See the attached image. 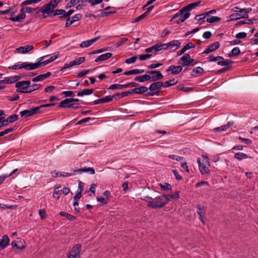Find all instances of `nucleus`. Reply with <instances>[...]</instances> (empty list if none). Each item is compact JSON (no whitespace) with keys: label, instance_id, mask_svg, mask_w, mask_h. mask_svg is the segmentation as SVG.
Returning a JSON list of instances; mask_svg holds the SVG:
<instances>
[{"label":"nucleus","instance_id":"23","mask_svg":"<svg viewBox=\"0 0 258 258\" xmlns=\"http://www.w3.org/2000/svg\"><path fill=\"white\" fill-rule=\"evenodd\" d=\"M74 172H77L79 174H81L84 172H90L91 174H95V170L92 167H85L84 168L79 169H76L74 170Z\"/></svg>","mask_w":258,"mask_h":258},{"label":"nucleus","instance_id":"42","mask_svg":"<svg viewBox=\"0 0 258 258\" xmlns=\"http://www.w3.org/2000/svg\"><path fill=\"white\" fill-rule=\"evenodd\" d=\"M22 8L21 10V13L25 14L27 13H32L35 10V9H33L29 7H24V6H21Z\"/></svg>","mask_w":258,"mask_h":258},{"label":"nucleus","instance_id":"11","mask_svg":"<svg viewBox=\"0 0 258 258\" xmlns=\"http://www.w3.org/2000/svg\"><path fill=\"white\" fill-rule=\"evenodd\" d=\"M58 56V54L53 55L50 56L48 59L42 61L44 58L46 57V56H44L39 58L38 60L40 61L41 67H42L53 61L57 58Z\"/></svg>","mask_w":258,"mask_h":258},{"label":"nucleus","instance_id":"54","mask_svg":"<svg viewBox=\"0 0 258 258\" xmlns=\"http://www.w3.org/2000/svg\"><path fill=\"white\" fill-rule=\"evenodd\" d=\"M14 130L13 127H11L5 130L4 131L0 132V137H3L4 135L12 132Z\"/></svg>","mask_w":258,"mask_h":258},{"label":"nucleus","instance_id":"15","mask_svg":"<svg viewBox=\"0 0 258 258\" xmlns=\"http://www.w3.org/2000/svg\"><path fill=\"white\" fill-rule=\"evenodd\" d=\"M33 49V46L32 45H25L24 46H21L16 49L15 51L21 53H26Z\"/></svg>","mask_w":258,"mask_h":258},{"label":"nucleus","instance_id":"22","mask_svg":"<svg viewBox=\"0 0 258 258\" xmlns=\"http://www.w3.org/2000/svg\"><path fill=\"white\" fill-rule=\"evenodd\" d=\"M162 86V82H155L150 85L148 89L151 91H154L160 89Z\"/></svg>","mask_w":258,"mask_h":258},{"label":"nucleus","instance_id":"48","mask_svg":"<svg viewBox=\"0 0 258 258\" xmlns=\"http://www.w3.org/2000/svg\"><path fill=\"white\" fill-rule=\"evenodd\" d=\"M9 123L13 122L18 119V115L17 114H13L12 115L10 116L8 118H7Z\"/></svg>","mask_w":258,"mask_h":258},{"label":"nucleus","instance_id":"6","mask_svg":"<svg viewBox=\"0 0 258 258\" xmlns=\"http://www.w3.org/2000/svg\"><path fill=\"white\" fill-rule=\"evenodd\" d=\"M81 248L80 244H75L68 254V258H80Z\"/></svg>","mask_w":258,"mask_h":258},{"label":"nucleus","instance_id":"56","mask_svg":"<svg viewBox=\"0 0 258 258\" xmlns=\"http://www.w3.org/2000/svg\"><path fill=\"white\" fill-rule=\"evenodd\" d=\"M82 18V15L80 14H76L75 16L72 17L71 21L73 23H75L76 21H79Z\"/></svg>","mask_w":258,"mask_h":258},{"label":"nucleus","instance_id":"50","mask_svg":"<svg viewBox=\"0 0 258 258\" xmlns=\"http://www.w3.org/2000/svg\"><path fill=\"white\" fill-rule=\"evenodd\" d=\"M155 48H156V52L159 51L161 50H165L166 49V45L165 44H156L155 45Z\"/></svg>","mask_w":258,"mask_h":258},{"label":"nucleus","instance_id":"45","mask_svg":"<svg viewBox=\"0 0 258 258\" xmlns=\"http://www.w3.org/2000/svg\"><path fill=\"white\" fill-rule=\"evenodd\" d=\"M234 157L238 160L246 159L248 157L247 155L244 153H238L234 155Z\"/></svg>","mask_w":258,"mask_h":258},{"label":"nucleus","instance_id":"57","mask_svg":"<svg viewBox=\"0 0 258 258\" xmlns=\"http://www.w3.org/2000/svg\"><path fill=\"white\" fill-rule=\"evenodd\" d=\"M152 56L151 54H142L139 56L138 58L140 60H144L150 58Z\"/></svg>","mask_w":258,"mask_h":258},{"label":"nucleus","instance_id":"34","mask_svg":"<svg viewBox=\"0 0 258 258\" xmlns=\"http://www.w3.org/2000/svg\"><path fill=\"white\" fill-rule=\"evenodd\" d=\"M177 83V80L175 79H172L169 81H166L164 83H162L163 87H167L174 85H175Z\"/></svg>","mask_w":258,"mask_h":258},{"label":"nucleus","instance_id":"63","mask_svg":"<svg viewBox=\"0 0 258 258\" xmlns=\"http://www.w3.org/2000/svg\"><path fill=\"white\" fill-rule=\"evenodd\" d=\"M246 33L243 32L238 33L236 34L235 37L237 39H242L244 38L246 36Z\"/></svg>","mask_w":258,"mask_h":258},{"label":"nucleus","instance_id":"46","mask_svg":"<svg viewBox=\"0 0 258 258\" xmlns=\"http://www.w3.org/2000/svg\"><path fill=\"white\" fill-rule=\"evenodd\" d=\"M171 45V48L175 47V49H177L180 46L181 43L177 40H173L170 42Z\"/></svg>","mask_w":258,"mask_h":258},{"label":"nucleus","instance_id":"32","mask_svg":"<svg viewBox=\"0 0 258 258\" xmlns=\"http://www.w3.org/2000/svg\"><path fill=\"white\" fill-rule=\"evenodd\" d=\"M60 187L61 186L59 185L57 187L55 186L54 189L53 197L54 198H56L57 199H58L60 198L62 193V190L59 189Z\"/></svg>","mask_w":258,"mask_h":258},{"label":"nucleus","instance_id":"29","mask_svg":"<svg viewBox=\"0 0 258 258\" xmlns=\"http://www.w3.org/2000/svg\"><path fill=\"white\" fill-rule=\"evenodd\" d=\"M232 124L230 122H228L227 124L222 125L220 127H216L214 129V132H220L221 131H226L229 127H230Z\"/></svg>","mask_w":258,"mask_h":258},{"label":"nucleus","instance_id":"17","mask_svg":"<svg viewBox=\"0 0 258 258\" xmlns=\"http://www.w3.org/2000/svg\"><path fill=\"white\" fill-rule=\"evenodd\" d=\"M100 38L99 36L96 37L94 38L84 41L80 44L81 48L87 47L91 45L93 43L97 41Z\"/></svg>","mask_w":258,"mask_h":258},{"label":"nucleus","instance_id":"9","mask_svg":"<svg viewBox=\"0 0 258 258\" xmlns=\"http://www.w3.org/2000/svg\"><path fill=\"white\" fill-rule=\"evenodd\" d=\"M146 73L149 74L151 76V80L153 82H155L163 78V75L158 71H147Z\"/></svg>","mask_w":258,"mask_h":258},{"label":"nucleus","instance_id":"43","mask_svg":"<svg viewBox=\"0 0 258 258\" xmlns=\"http://www.w3.org/2000/svg\"><path fill=\"white\" fill-rule=\"evenodd\" d=\"M59 215L65 217L68 220L71 221H73L75 219V217L73 215H71L69 213L64 212H60L59 213Z\"/></svg>","mask_w":258,"mask_h":258},{"label":"nucleus","instance_id":"58","mask_svg":"<svg viewBox=\"0 0 258 258\" xmlns=\"http://www.w3.org/2000/svg\"><path fill=\"white\" fill-rule=\"evenodd\" d=\"M168 157L170 159L175 160L176 161H181L183 159L182 157H180L177 155H168Z\"/></svg>","mask_w":258,"mask_h":258},{"label":"nucleus","instance_id":"41","mask_svg":"<svg viewBox=\"0 0 258 258\" xmlns=\"http://www.w3.org/2000/svg\"><path fill=\"white\" fill-rule=\"evenodd\" d=\"M221 20V18L216 16H212L209 18H207L206 21L210 23L219 22Z\"/></svg>","mask_w":258,"mask_h":258},{"label":"nucleus","instance_id":"49","mask_svg":"<svg viewBox=\"0 0 258 258\" xmlns=\"http://www.w3.org/2000/svg\"><path fill=\"white\" fill-rule=\"evenodd\" d=\"M159 185H160V186L161 187V189L163 190H170L171 189V185L169 183H165L164 184L160 183Z\"/></svg>","mask_w":258,"mask_h":258},{"label":"nucleus","instance_id":"2","mask_svg":"<svg viewBox=\"0 0 258 258\" xmlns=\"http://www.w3.org/2000/svg\"><path fill=\"white\" fill-rule=\"evenodd\" d=\"M209 158L206 156H202L198 159L199 170L202 174H208L210 172V166Z\"/></svg>","mask_w":258,"mask_h":258},{"label":"nucleus","instance_id":"39","mask_svg":"<svg viewBox=\"0 0 258 258\" xmlns=\"http://www.w3.org/2000/svg\"><path fill=\"white\" fill-rule=\"evenodd\" d=\"M203 72L204 70L202 68L198 67L192 71L191 75L193 76H196L197 74H201L203 73Z\"/></svg>","mask_w":258,"mask_h":258},{"label":"nucleus","instance_id":"40","mask_svg":"<svg viewBox=\"0 0 258 258\" xmlns=\"http://www.w3.org/2000/svg\"><path fill=\"white\" fill-rule=\"evenodd\" d=\"M232 61L229 59H221L218 61L217 64L221 66H226L231 63Z\"/></svg>","mask_w":258,"mask_h":258},{"label":"nucleus","instance_id":"12","mask_svg":"<svg viewBox=\"0 0 258 258\" xmlns=\"http://www.w3.org/2000/svg\"><path fill=\"white\" fill-rule=\"evenodd\" d=\"M24 69L27 70H33L41 67L40 61L38 60L37 62L34 63H28L27 62H24Z\"/></svg>","mask_w":258,"mask_h":258},{"label":"nucleus","instance_id":"38","mask_svg":"<svg viewBox=\"0 0 258 258\" xmlns=\"http://www.w3.org/2000/svg\"><path fill=\"white\" fill-rule=\"evenodd\" d=\"M240 53V50L238 47H235L232 49V50L229 53V57H232L233 56H237Z\"/></svg>","mask_w":258,"mask_h":258},{"label":"nucleus","instance_id":"14","mask_svg":"<svg viewBox=\"0 0 258 258\" xmlns=\"http://www.w3.org/2000/svg\"><path fill=\"white\" fill-rule=\"evenodd\" d=\"M220 43L219 42H215L213 44L209 45L203 52V53L208 54L210 52H213L217 49L220 47Z\"/></svg>","mask_w":258,"mask_h":258},{"label":"nucleus","instance_id":"1","mask_svg":"<svg viewBox=\"0 0 258 258\" xmlns=\"http://www.w3.org/2000/svg\"><path fill=\"white\" fill-rule=\"evenodd\" d=\"M147 198L150 200L147 204V206L153 209L161 208L169 202V197L166 195H162L154 199L152 197Z\"/></svg>","mask_w":258,"mask_h":258},{"label":"nucleus","instance_id":"25","mask_svg":"<svg viewBox=\"0 0 258 258\" xmlns=\"http://www.w3.org/2000/svg\"><path fill=\"white\" fill-rule=\"evenodd\" d=\"M144 72V70L143 69H134L130 71H126L124 72V75H132L135 74H140Z\"/></svg>","mask_w":258,"mask_h":258},{"label":"nucleus","instance_id":"47","mask_svg":"<svg viewBox=\"0 0 258 258\" xmlns=\"http://www.w3.org/2000/svg\"><path fill=\"white\" fill-rule=\"evenodd\" d=\"M166 196H168L169 197V201H170L171 199L177 200L179 198V192L177 191L172 195H166Z\"/></svg>","mask_w":258,"mask_h":258},{"label":"nucleus","instance_id":"64","mask_svg":"<svg viewBox=\"0 0 258 258\" xmlns=\"http://www.w3.org/2000/svg\"><path fill=\"white\" fill-rule=\"evenodd\" d=\"M204 207L202 206L199 205L197 206V213L198 215H204L203 212Z\"/></svg>","mask_w":258,"mask_h":258},{"label":"nucleus","instance_id":"26","mask_svg":"<svg viewBox=\"0 0 258 258\" xmlns=\"http://www.w3.org/2000/svg\"><path fill=\"white\" fill-rule=\"evenodd\" d=\"M200 2L195 3H191L187 6L184 7L182 8L183 11L186 13H188V11H191V10L194 9L195 8H196L197 6H198Z\"/></svg>","mask_w":258,"mask_h":258},{"label":"nucleus","instance_id":"53","mask_svg":"<svg viewBox=\"0 0 258 258\" xmlns=\"http://www.w3.org/2000/svg\"><path fill=\"white\" fill-rule=\"evenodd\" d=\"M253 20L249 19V20L239 21L237 22L236 25H243V24H245L252 25V24H253Z\"/></svg>","mask_w":258,"mask_h":258},{"label":"nucleus","instance_id":"52","mask_svg":"<svg viewBox=\"0 0 258 258\" xmlns=\"http://www.w3.org/2000/svg\"><path fill=\"white\" fill-rule=\"evenodd\" d=\"M138 58V57L137 56H135L127 58L125 60V62L127 64L133 63L137 60Z\"/></svg>","mask_w":258,"mask_h":258},{"label":"nucleus","instance_id":"51","mask_svg":"<svg viewBox=\"0 0 258 258\" xmlns=\"http://www.w3.org/2000/svg\"><path fill=\"white\" fill-rule=\"evenodd\" d=\"M24 62L21 64H15L14 66H11L9 67V69L12 70H18L21 69H24Z\"/></svg>","mask_w":258,"mask_h":258},{"label":"nucleus","instance_id":"18","mask_svg":"<svg viewBox=\"0 0 258 258\" xmlns=\"http://www.w3.org/2000/svg\"><path fill=\"white\" fill-rule=\"evenodd\" d=\"M21 78L20 76H14L5 78V84H12L15 83Z\"/></svg>","mask_w":258,"mask_h":258},{"label":"nucleus","instance_id":"3","mask_svg":"<svg viewBox=\"0 0 258 258\" xmlns=\"http://www.w3.org/2000/svg\"><path fill=\"white\" fill-rule=\"evenodd\" d=\"M60 0L51 1L49 3L44 5L37 12L42 13L43 14H47L49 16L53 13V9L56 8Z\"/></svg>","mask_w":258,"mask_h":258},{"label":"nucleus","instance_id":"8","mask_svg":"<svg viewBox=\"0 0 258 258\" xmlns=\"http://www.w3.org/2000/svg\"><path fill=\"white\" fill-rule=\"evenodd\" d=\"M39 107H36L29 110H24L20 112L21 116L25 117L31 116L39 112Z\"/></svg>","mask_w":258,"mask_h":258},{"label":"nucleus","instance_id":"44","mask_svg":"<svg viewBox=\"0 0 258 258\" xmlns=\"http://www.w3.org/2000/svg\"><path fill=\"white\" fill-rule=\"evenodd\" d=\"M41 0H26L24 1L21 5V6L31 5L32 4H36L40 2Z\"/></svg>","mask_w":258,"mask_h":258},{"label":"nucleus","instance_id":"7","mask_svg":"<svg viewBox=\"0 0 258 258\" xmlns=\"http://www.w3.org/2000/svg\"><path fill=\"white\" fill-rule=\"evenodd\" d=\"M180 61H183L182 66H194L197 63V62H194V59L190 58L189 54H185L180 58Z\"/></svg>","mask_w":258,"mask_h":258},{"label":"nucleus","instance_id":"62","mask_svg":"<svg viewBox=\"0 0 258 258\" xmlns=\"http://www.w3.org/2000/svg\"><path fill=\"white\" fill-rule=\"evenodd\" d=\"M66 97H73L75 96V94L73 91H63L62 93Z\"/></svg>","mask_w":258,"mask_h":258},{"label":"nucleus","instance_id":"27","mask_svg":"<svg viewBox=\"0 0 258 258\" xmlns=\"http://www.w3.org/2000/svg\"><path fill=\"white\" fill-rule=\"evenodd\" d=\"M64 14H66V11L62 9H57L53 11V14L51 16H60V18H64Z\"/></svg>","mask_w":258,"mask_h":258},{"label":"nucleus","instance_id":"21","mask_svg":"<svg viewBox=\"0 0 258 258\" xmlns=\"http://www.w3.org/2000/svg\"><path fill=\"white\" fill-rule=\"evenodd\" d=\"M112 56V53L110 52H107L104 54H103L98 57H97L95 59V62H99V61H104L109 58H110Z\"/></svg>","mask_w":258,"mask_h":258},{"label":"nucleus","instance_id":"19","mask_svg":"<svg viewBox=\"0 0 258 258\" xmlns=\"http://www.w3.org/2000/svg\"><path fill=\"white\" fill-rule=\"evenodd\" d=\"M51 75V73L50 72H47L46 74L39 75L38 76L34 77L32 79V81L33 82L41 81L44 80V79L47 78Z\"/></svg>","mask_w":258,"mask_h":258},{"label":"nucleus","instance_id":"36","mask_svg":"<svg viewBox=\"0 0 258 258\" xmlns=\"http://www.w3.org/2000/svg\"><path fill=\"white\" fill-rule=\"evenodd\" d=\"M76 65H79L76 59L71 61L69 63L64 64L61 70H65Z\"/></svg>","mask_w":258,"mask_h":258},{"label":"nucleus","instance_id":"13","mask_svg":"<svg viewBox=\"0 0 258 258\" xmlns=\"http://www.w3.org/2000/svg\"><path fill=\"white\" fill-rule=\"evenodd\" d=\"M182 66H175L174 65L170 66L168 69L166 70V72H171L172 74L176 75L181 72L183 69Z\"/></svg>","mask_w":258,"mask_h":258},{"label":"nucleus","instance_id":"61","mask_svg":"<svg viewBox=\"0 0 258 258\" xmlns=\"http://www.w3.org/2000/svg\"><path fill=\"white\" fill-rule=\"evenodd\" d=\"M81 0H71L70 2L68 4L67 7L71 8L72 6L76 5L78 3L81 2Z\"/></svg>","mask_w":258,"mask_h":258},{"label":"nucleus","instance_id":"59","mask_svg":"<svg viewBox=\"0 0 258 258\" xmlns=\"http://www.w3.org/2000/svg\"><path fill=\"white\" fill-rule=\"evenodd\" d=\"M209 58H210V61H216L218 60L219 61L221 59H223V57L220 56L214 57L212 55H210Z\"/></svg>","mask_w":258,"mask_h":258},{"label":"nucleus","instance_id":"5","mask_svg":"<svg viewBox=\"0 0 258 258\" xmlns=\"http://www.w3.org/2000/svg\"><path fill=\"white\" fill-rule=\"evenodd\" d=\"M30 84L29 81H23L18 82L15 84V87L17 88V92L27 93L28 86Z\"/></svg>","mask_w":258,"mask_h":258},{"label":"nucleus","instance_id":"20","mask_svg":"<svg viewBox=\"0 0 258 258\" xmlns=\"http://www.w3.org/2000/svg\"><path fill=\"white\" fill-rule=\"evenodd\" d=\"M151 79V76L149 74H146L143 76H137L135 78V80L139 82H144L150 80Z\"/></svg>","mask_w":258,"mask_h":258},{"label":"nucleus","instance_id":"28","mask_svg":"<svg viewBox=\"0 0 258 258\" xmlns=\"http://www.w3.org/2000/svg\"><path fill=\"white\" fill-rule=\"evenodd\" d=\"M180 16V18L176 21V24H179L180 22H183L185 21L190 16V14L189 13H181Z\"/></svg>","mask_w":258,"mask_h":258},{"label":"nucleus","instance_id":"16","mask_svg":"<svg viewBox=\"0 0 258 258\" xmlns=\"http://www.w3.org/2000/svg\"><path fill=\"white\" fill-rule=\"evenodd\" d=\"M10 243V239L8 235H5L0 240V250L5 248Z\"/></svg>","mask_w":258,"mask_h":258},{"label":"nucleus","instance_id":"33","mask_svg":"<svg viewBox=\"0 0 258 258\" xmlns=\"http://www.w3.org/2000/svg\"><path fill=\"white\" fill-rule=\"evenodd\" d=\"M26 17L25 14L21 13V14H19L15 17H11L9 19L10 20L13 22H19L21 20L24 19Z\"/></svg>","mask_w":258,"mask_h":258},{"label":"nucleus","instance_id":"37","mask_svg":"<svg viewBox=\"0 0 258 258\" xmlns=\"http://www.w3.org/2000/svg\"><path fill=\"white\" fill-rule=\"evenodd\" d=\"M126 88H127L126 84H124V85L113 84L109 87V89H112V90H114V89L121 90V89H123Z\"/></svg>","mask_w":258,"mask_h":258},{"label":"nucleus","instance_id":"55","mask_svg":"<svg viewBox=\"0 0 258 258\" xmlns=\"http://www.w3.org/2000/svg\"><path fill=\"white\" fill-rule=\"evenodd\" d=\"M109 8L110 7H107V8H106L105 9L104 11L101 12V16L102 17L107 16L110 14H113L115 13V12H113V11H107V9H109Z\"/></svg>","mask_w":258,"mask_h":258},{"label":"nucleus","instance_id":"60","mask_svg":"<svg viewBox=\"0 0 258 258\" xmlns=\"http://www.w3.org/2000/svg\"><path fill=\"white\" fill-rule=\"evenodd\" d=\"M85 1L90 3L92 6H95L100 4L103 0H85Z\"/></svg>","mask_w":258,"mask_h":258},{"label":"nucleus","instance_id":"30","mask_svg":"<svg viewBox=\"0 0 258 258\" xmlns=\"http://www.w3.org/2000/svg\"><path fill=\"white\" fill-rule=\"evenodd\" d=\"M70 105H71L70 99V98H67L61 101L59 104L58 105V107L69 108Z\"/></svg>","mask_w":258,"mask_h":258},{"label":"nucleus","instance_id":"31","mask_svg":"<svg viewBox=\"0 0 258 258\" xmlns=\"http://www.w3.org/2000/svg\"><path fill=\"white\" fill-rule=\"evenodd\" d=\"M94 91L93 89H84L77 94L78 96H83L91 94Z\"/></svg>","mask_w":258,"mask_h":258},{"label":"nucleus","instance_id":"35","mask_svg":"<svg viewBox=\"0 0 258 258\" xmlns=\"http://www.w3.org/2000/svg\"><path fill=\"white\" fill-rule=\"evenodd\" d=\"M41 87V85L40 84H33L32 85H30V84L28 86V92L27 93H30L34 91L38 90Z\"/></svg>","mask_w":258,"mask_h":258},{"label":"nucleus","instance_id":"24","mask_svg":"<svg viewBox=\"0 0 258 258\" xmlns=\"http://www.w3.org/2000/svg\"><path fill=\"white\" fill-rule=\"evenodd\" d=\"M207 13H204L200 15H196L195 19L198 21V23L201 25L205 22V19L207 18Z\"/></svg>","mask_w":258,"mask_h":258},{"label":"nucleus","instance_id":"10","mask_svg":"<svg viewBox=\"0 0 258 258\" xmlns=\"http://www.w3.org/2000/svg\"><path fill=\"white\" fill-rule=\"evenodd\" d=\"M135 89V93L138 94H141L147 92L146 95L148 96H153L155 94H157L156 92H147L148 90V88L145 86H142L139 88H136Z\"/></svg>","mask_w":258,"mask_h":258},{"label":"nucleus","instance_id":"4","mask_svg":"<svg viewBox=\"0 0 258 258\" xmlns=\"http://www.w3.org/2000/svg\"><path fill=\"white\" fill-rule=\"evenodd\" d=\"M252 10L251 8H244L240 10V13H233L228 17V21L236 20L241 18L247 19L248 18V13Z\"/></svg>","mask_w":258,"mask_h":258}]
</instances>
